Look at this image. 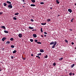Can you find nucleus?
Masks as SVG:
<instances>
[{
  "label": "nucleus",
  "instance_id": "nucleus-25",
  "mask_svg": "<svg viewBox=\"0 0 76 76\" xmlns=\"http://www.w3.org/2000/svg\"><path fill=\"white\" fill-rule=\"evenodd\" d=\"M63 58H61L60 59H59V60H60V61H61L62 60H63Z\"/></svg>",
  "mask_w": 76,
  "mask_h": 76
},
{
  "label": "nucleus",
  "instance_id": "nucleus-1",
  "mask_svg": "<svg viewBox=\"0 0 76 76\" xmlns=\"http://www.w3.org/2000/svg\"><path fill=\"white\" fill-rule=\"evenodd\" d=\"M56 44H57V42H54V44L52 46V48H55V46H56Z\"/></svg>",
  "mask_w": 76,
  "mask_h": 76
},
{
  "label": "nucleus",
  "instance_id": "nucleus-58",
  "mask_svg": "<svg viewBox=\"0 0 76 76\" xmlns=\"http://www.w3.org/2000/svg\"><path fill=\"white\" fill-rule=\"evenodd\" d=\"M52 7H51L50 8V9H52Z\"/></svg>",
  "mask_w": 76,
  "mask_h": 76
},
{
  "label": "nucleus",
  "instance_id": "nucleus-18",
  "mask_svg": "<svg viewBox=\"0 0 76 76\" xmlns=\"http://www.w3.org/2000/svg\"><path fill=\"white\" fill-rule=\"evenodd\" d=\"M31 1L32 3L35 2V0H31Z\"/></svg>",
  "mask_w": 76,
  "mask_h": 76
},
{
  "label": "nucleus",
  "instance_id": "nucleus-10",
  "mask_svg": "<svg viewBox=\"0 0 76 76\" xmlns=\"http://www.w3.org/2000/svg\"><path fill=\"white\" fill-rule=\"evenodd\" d=\"M31 6H32L33 7H35V6H36V5L35 4H31L30 5Z\"/></svg>",
  "mask_w": 76,
  "mask_h": 76
},
{
  "label": "nucleus",
  "instance_id": "nucleus-51",
  "mask_svg": "<svg viewBox=\"0 0 76 76\" xmlns=\"http://www.w3.org/2000/svg\"><path fill=\"white\" fill-rule=\"evenodd\" d=\"M46 35L45 34L44 35V37H46Z\"/></svg>",
  "mask_w": 76,
  "mask_h": 76
},
{
  "label": "nucleus",
  "instance_id": "nucleus-56",
  "mask_svg": "<svg viewBox=\"0 0 76 76\" xmlns=\"http://www.w3.org/2000/svg\"><path fill=\"white\" fill-rule=\"evenodd\" d=\"M23 7H24V8H25V6H23Z\"/></svg>",
  "mask_w": 76,
  "mask_h": 76
},
{
  "label": "nucleus",
  "instance_id": "nucleus-42",
  "mask_svg": "<svg viewBox=\"0 0 76 76\" xmlns=\"http://www.w3.org/2000/svg\"><path fill=\"white\" fill-rule=\"evenodd\" d=\"M23 60H26V58H23Z\"/></svg>",
  "mask_w": 76,
  "mask_h": 76
},
{
  "label": "nucleus",
  "instance_id": "nucleus-7",
  "mask_svg": "<svg viewBox=\"0 0 76 76\" xmlns=\"http://www.w3.org/2000/svg\"><path fill=\"white\" fill-rule=\"evenodd\" d=\"M40 51L41 53H44V50L42 49H40Z\"/></svg>",
  "mask_w": 76,
  "mask_h": 76
},
{
  "label": "nucleus",
  "instance_id": "nucleus-62",
  "mask_svg": "<svg viewBox=\"0 0 76 76\" xmlns=\"http://www.w3.org/2000/svg\"><path fill=\"white\" fill-rule=\"evenodd\" d=\"M75 49H76V47H75Z\"/></svg>",
  "mask_w": 76,
  "mask_h": 76
},
{
  "label": "nucleus",
  "instance_id": "nucleus-28",
  "mask_svg": "<svg viewBox=\"0 0 76 76\" xmlns=\"http://www.w3.org/2000/svg\"><path fill=\"white\" fill-rule=\"evenodd\" d=\"M10 42L9 41H7L6 42V44H10Z\"/></svg>",
  "mask_w": 76,
  "mask_h": 76
},
{
  "label": "nucleus",
  "instance_id": "nucleus-61",
  "mask_svg": "<svg viewBox=\"0 0 76 76\" xmlns=\"http://www.w3.org/2000/svg\"><path fill=\"white\" fill-rule=\"evenodd\" d=\"M75 5L76 6V3L75 4Z\"/></svg>",
  "mask_w": 76,
  "mask_h": 76
},
{
  "label": "nucleus",
  "instance_id": "nucleus-46",
  "mask_svg": "<svg viewBox=\"0 0 76 76\" xmlns=\"http://www.w3.org/2000/svg\"><path fill=\"white\" fill-rule=\"evenodd\" d=\"M31 56H32V57L33 56H34V55H33V54H31Z\"/></svg>",
  "mask_w": 76,
  "mask_h": 76
},
{
  "label": "nucleus",
  "instance_id": "nucleus-52",
  "mask_svg": "<svg viewBox=\"0 0 76 76\" xmlns=\"http://www.w3.org/2000/svg\"><path fill=\"white\" fill-rule=\"evenodd\" d=\"M70 31H72V29H70Z\"/></svg>",
  "mask_w": 76,
  "mask_h": 76
},
{
  "label": "nucleus",
  "instance_id": "nucleus-8",
  "mask_svg": "<svg viewBox=\"0 0 76 76\" xmlns=\"http://www.w3.org/2000/svg\"><path fill=\"white\" fill-rule=\"evenodd\" d=\"M28 28H29V29H34V28L32 27L31 26H29L28 27Z\"/></svg>",
  "mask_w": 76,
  "mask_h": 76
},
{
  "label": "nucleus",
  "instance_id": "nucleus-44",
  "mask_svg": "<svg viewBox=\"0 0 76 76\" xmlns=\"http://www.w3.org/2000/svg\"><path fill=\"white\" fill-rule=\"evenodd\" d=\"M11 58L12 59H13V56H11Z\"/></svg>",
  "mask_w": 76,
  "mask_h": 76
},
{
  "label": "nucleus",
  "instance_id": "nucleus-21",
  "mask_svg": "<svg viewBox=\"0 0 76 76\" xmlns=\"http://www.w3.org/2000/svg\"><path fill=\"white\" fill-rule=\"evenodd\" d=\"M74 66H75V64H74L72 65L71 66V68H73V67Z\"/></svg>",
  "mask_w": 76,
  "mask_h": 76
},
{
  "label": "nucleus",
  "instance_id": "nucleus-49",
  "mask_svg": "<svg viewBox=\"0 0 76 76\" xmlns=\"http://www.w3.org/2000/svg\"><path fill=\"white\" fill-rule=\"evenodd\" d=\"M72 75H75V74L74 73H72Z\"/></svg>",
  "mask_w": 76,
  "mask_h": 76
},
{
  "label": "nucleus",
  "instance_id": "nucleus-34",
  "mask_svg": "<svg viewBox=\"0 0 76 76\" xmlns=\"http://www.w3.org/2000/svg\"><path fill=\"white\" fill-rule=\"evenodd\" d=\"M45 58H46L48 57V56L47 55H46V56H45Z\"/></svg>",
  "mask_w": 76,
  "mask_h": 76
},
{
  "label": "nucleus",
  "instance_id": "nucleus-39",
  "mask_svg": "<svg viewBox=\"0 0 76 76\" xmlns=\"http://www.w3.org/2000/svg\"><path fill=\"white\" fill-rule=\"evenodd\" d=\"M31 21V22H34V20L33 19H31L30 20Z\"/></svg>",
  "mask_w": 76,
  "mask_h": 76
},
{
  "label": "nucleus",
  "instance_id": "nucleus-32",
  "mask_svg": "<svg viewBox=\"0 0 76 76\" xmlns=\"http://www.w3.org/2000/svg\"><path fill=\"white\" fill-rule=\"evenodd\" d=\"M41 53H38L37 54V56H41Z\"/></svg>",
  "mask_w": 76,
  "mask_h": 76
},
{
  "label": "nucleus",
  "instance_id": "nucleus-3",
  "mask_svg": "<svg viewBox=\"0 0 76 76\" xmlns=\"http://www.w3.org/2000/svg\"><path fill=\"white\" fill-rule=\"evenodd\" d=\"M6 39H7V38L4 37L2 39V41H4V40Z\"/></svg>",
  "mask_w": 76,
  "mask_h": 76
},
{
  "label": "nucleus",
  "instance_id": "nucleus-16",
  "mask_svg": "<svg viewBox=\"0 0 76 76\" xmlns=\"http://www.w3.org/2000/svg\"><path fill=\"white\" fill-rule=\"evenodd\" d=\"M16 53V50H14V51H13L12 53L13 54H15V53Z\"/></svg>",
  "mask_w": 76,
  "mask_h": 76
},
{
  "label": "nucleus",
  "instance_id": "nucleus-5",
  "mask_svg": "<svg viewBox=\"0 0 76 76\" xmlns=\"http://www.w3.org/2000/svg\"><path fill=\"white\" fill-rule=\"evenodd\" d=\"M33 36L34 38H36L37 36V34H34L33 35Z\"/></svg>",
  "mask_w": 76,
  "mask_h": 76
},
{
  "label": "nucleus",
  "instance_id": "nucleus-22",
  "mask_svg": "<svg viewBox=\"0 0 76 76\" xmlns=\"http://www.w3.org/2000/svg\"><path fill=\"white\" fill-rule=\"evenodd\" d=\"M74 20V18H72V19L71 20V22H73V20Z\"/></svg>",
  "mask_w": 76,
  "mask_h": 76
},
{
  "label": "nucleus",
  "instance_id": "nucleus-26",
  "mask_svg": "<svg viewBox=\"0 0 76 76\" xmlns=\"http://www.w3.org/2000/svg\"><path fill=\"white\" fill-rule=\"evenodd\" d=\"M41 31V32H43V31H42V28H41V30H40Z\"/></svg>",
  "mask_w": 76,
  "mask_h": 76
},
{
  "label": "nucleus",
  "instance_id": "nucleus-27",
  "mask_svg": "<svg viewBox=\"0 0 76 76\" xmlns=\"http://www.w3.org/2000/svg\"><path fill=\"white\" fill-rule=\"evenodd\" d=\"M13 38H11L10 39V41H13Z\"/></svg>",
  "mask_w": 76,
  "mask_h": 76
},
{
  "label": "nucleus",
  "instance_id": "nucleus-9",
  "mask_svg": "<svg viewBox=\"0 0 76 76\" xmlns=\"http://www.w3.org/2000/svg\"><path fill=\"white\" fill-rule=\"evenodd\" d=\"M1 28H3V29H6V27H5V26H1Z\"/></svg>",
  "mask_w": 76,
  "mask_h": 76
},
{
  "label": "nucleus",
  "instance_id": "nucleus-19",
  "mask_svg": "<svg viewBox=\"0 0 76 76\" xmlns=\"http://www.w3.org/2000/svg\"><path fill=\"white\" fill-rule=\"evenodd\" d=\"M47 22H50L51 21V19H49L48 20H47Z\"/></svg>",
  "mask_w": 76,
  "mask_h": 76
},
{
  "label": "nucleus",
  "instance_id": "nucleus-6",
  "mask_svg": "<svg viewBox=\"0 0 76 76\" xmlns=\"http://www.w3.org/2000/svg\"><path fill=\"white\" fill-rule=\"evenodd\" d=\"M68 11L70 12V13H72V10H71V9H68Z\"/></svg>",
  "mask_w": 76,
  "mask_h": 76
},
{
  "label": "nucleus",
  "instance_id": "nucleus-59",
  "mask_svg": "<svg viewBox=\"0 0 76 76\" xmlns=\"http://www.w3.org/2000/svg\"><path fill=\"white\" fill-rule=\"evenodd\" d=\"M34 31H36L37 30L36 29H34Z\"/></svg>",
  "mask_w": 76,
  "mask_h": 76
},
{
  "label": "nucleus",
  "instance_id": "nucleus-33",
  "mask_svg": "<svg viewBox=\"0 0 76 76\" xmlns=\"http://www.w3.org/2000/svg\"><path fill=\"white\" fill-rule=\"evenodd\" d=\"M56 3H57V4H59V3H60V2L58 1H56Z\"/></svg>",
  "mask_w": 76,
  "mask_h": 76
},
{
  "label": "nucleus",
  "instance_id": "nucleus-57",
  "mask_svg": "<svg viewBox=\"0 0 76 76\" xmlns=\"http://www.w3.org/2000/svg\"><path fill=\"white\" fill-rule=\"evenodd\" d=\"M26 4V3H24V4Z\"/></svg>",
  "mask_w": 76,
  "mask_h": 76
},
{
  "label": "nucleus",
  "instance_id": "nucleus-35",
  "mask_svg": "<svg viewBox=\"0 0 76 76\" xmlns=\"http://www.w3.org/2000/svg\"><path fill=\"white\" fill-rule=\"evenodd\" d=\"M41 4H44V3L43 2H42L40 3Z\"/></svg>",
  "mask_w": 76,
  "mask_h": 76
},
{
  "label": "nucleus",
  "instance_id": "nucleus-48",
  "mask_svg": "<svg viewBox=\"0 0 76 76\" xmlns=\"http://www.w3.org/2000/svg\"><path fill=\"white\" fill-rule=\"evenodd\" d=\"M23 2H25V0H23Z\"/></svg>",
  "mask_w": 76,
  "mask_h": 76
},
{
  "label": "nucleus",
  "instance_id": "nucleus-12",
  "mask_svg": "<svg viewBox=\"0 0 76 76\" xmlns=\"http://www.w3.org/2000/svg\"><path fill=\"white\" fill-rule=\"evenodd\" d=\"M4 32L5 33H6L7 34H8V33H9V32H8V31L5 30H4Z\"/></svg>",
  "mask_w": 76,
  "mask_h": 76
},
{
  "label": "nucleus",
  "instance_id": "nucleus-2",
  "mask_svg": "<svg viewBox=\"0 0 76 76\" xmlns=\"http://www.w3.org/2000/svg\"><path fill=\"white\" fill-rule=\"evenodd\" d=\"M7 7H9V8H10V9H12L13 7L12 6V4H9Z\"/></svg>",
  "mask_w": 76,
  "mask_h": 76
},
{
  "label": "nucleus",
  "instance_id": "nucleus-47",
  "mask_svg": "<svg viewBox=\"0 0 76 76\" xmlns=\"http://www.w3.org/2000/svg\"><path fill=\"white\" fill-rule=\"evenodd\" d=\"M41 36L42 37V38H43V37H44V36H43V35H41Z\"/></svg>",
  "mask_w": 76,
  "mask_h": 76
},
{
  "label": "nucleus",
  "instance_id": "nucleus-4",
  "mask_svg": "<svg viewBox=\"0 0 76 76\" xmlns=\"http://www.w3.org/2000/svg\"><path fill=\"white\" fill-rule=\"evenodd\" d=\"M18 36L19 38H22V34H18Z\"/></svg>",
  "mask_w": 76,
  "mask_h": 76
},
{
  "label": "nucleus",
  "instance_id": "nucleus-45",
  "mask_svg": "<svg viewBox=\"0 0 76 76\" xmlns=\"http://www.w3.org/2000/svg\"><path fill=\"white\" fill-rule=\"evenodd\" d=\"M44 34H47V33L46 32H45Z\"/></svg>",
  "mask_w": 76,
  "mask_h": 76
},
{
  "label": "nucleus",
  "instance_id": "nucleus-36",
  "mask_svg": "<svg viewBox=\"0 0 76 76\" xmlns=\"http://www.w3.org/2000/svg\"><path fill=\"white\" fill-rule=\"evenodd\" d=\"M69 75L70 76H72V72H70L69 74Z\"/></svg>",
  "mask_w": 76,
  "mask_h": 76
},
{
  "label": "nucleus",
  "instance_id": "nucleus-37",
  "mask_svg": "<svg viewBox=\"0 0 76 76\" xmlns=\"http://www.w3.org/2000/svg\"><path fill=\"white\" fill-rule=\"evenodd\" d=\"M34 41L36 42H37V41H38V40L35 39V40Z\"/></svg>",
  "mask_w": 76,
  "mask_h": 76
},
{
  "label": "nucleus",
  "instance_id": "nucleus-63",
  "mask_svg": "<svg viewBox=\"0 0 76 76\" xmlns=\"http://www.w3.org/2000/svg\"><path fill=\"white\" fill-rule=\"evenodd\" d=\"M43 0L45 1V0Z\"/></svg>",
  "mask_w": 76,
  "mask_h": 76
},
{
  "label": "nucleus",
  "instance_id": "nucleus-11",
  "mask_svg": "<svg viewBox=\"0 0 76 76\" xmlns=\"http://www.w3.org/2000/svg\"><path fill=\"white\" fill-rule=\"evenodd\" d=\"M46 24H47V23H41V24L42 25H46Z\"/></svg>",
  "mask_w": 76,
  "mask_h": 76
},
{
  "label": "nucleus",
  "instance_id": "nucleus-60",
  "mask_svg": "<svg viewBox=\"0 0 76 76\" xmlns=\"http://www.w3.org/2000/svg\"><path fill=\"white\" fill-rule=\"evenodd\" d=\"M4 48H3L2 49V50H4Z\"/></svg>",
  "mask_w": 76,
  "mask_h": 76
},
{
  "label": "nucleus",
  "instance_id": "nucleus-29",
  "mask_svg": "<svg viewBox=\"0 0 76 76\" xmlns=\"http://www.w3.org/2000/svg\"><path fill=\"white\" fill-rule=\"evenodd\" d=\"M13 19H14V20H16L17 19V18H16L15 17H14Z\"/></svg>",
  "mask_w": 76,
  "mask_h": 76
},
{
  "label": "nucleus",
  "instance_id": "nucleus-13",
  "mask_svg": "<svg viewBox=\"0 0 76 76\" xmlns=\"http://www.w3.org/2000/svg\"><path fill=\"white\" fill-rule=\"evenodd\" d=\"M19 14V13L18 12H17V13H15L14 15L15 16H16V15H18Z\"/></svg>",
  "mask_w": 76,
  "mask_h": 76
},
{
  "label": "nucleus",
  "instance_id": "nucleus-24",
  "mask_svg": "<svg viewBox=\"0 0 76 76\" xmlns=\"http://www.w3.org/2000/svg\"><path fill=\"white\" fill-rule=\"evenodd\" d=\"M30 41L31 42H33L34 41V40L32 39H30Z\"/></svg>",
  "mask_w": 76,
  "mask_h": 76
},
{
  "label": "nucleus",
  "instance_id": "nucleus-30",
  "mask_svg": "<svg viewBox=\"0 0 76 76\" xmlns=\"http://www.w3.org/2000/svg\"><path fill=\"white\" fill-rule=\"evenodd\" d=\"M53 66H56V63H54L53 64Z\"/></svg>",
  "mask_w": 76,
  "mask_h": 76
},
{
  "label": "nucleus",
  "instance_id": "nucleus-23",
  "mask_svg": "<svg viewBox=\"0 0 76 76\" xmlns=\"http://www.w3.org/2000/svg\"><path fill=\"white\" fill-rule=\"evenodd\" d=\"M37 43L38 44H41V43L40 42H37Z\"/></svg>",
  "mask_w": 76,
  "mask_h": 76
},
{
  "label": "nucleus",
  "instance_id": "nucleus-31",
  "mask_svg": "<svg viewBox=\"0 0 76 76\" xmlns=\"http://www.w3.org/2000/svg\"><path fill=\"white\" fill-rule=\"evenodd\" d=\"M65 42H68V41H67V40L65 39L64 40Z\"/></svg>",
  "mask_w": 76,
  "mask_h": 76
},
{
  "label": "nucleus",
  "instance_id": "nucleus-15",
  "mask_svg": "<svg viewBox=\"0 0 76 76\" xmlns=\"http://www.w3.org/2000/svg\"><path fill=\"white\" fill-rule=\"evenodd\" d=\"M7 3H8V4H11V2L9 1H7Z\"/></svg>",
  "mask_w": 76,
  "mask_h": 76
},
{
  "label": "nucleus",
  "instance_id": "nucleus-55",
  "mask_svg": "<svg viewBox=\"0 0 76 76\" xmlns=\"http://www.w3.org/2000/svg\"><path fill=\"white\" fill-rule=\"evenodd\" d=\"M59 1V0H56V1Z\"/></svg>",
  "mask_w": 76,
  "mask_h": 76
},
{
  "label": "nucleus",
  "instance_id": "nucleus-53",
  "mask_svg": "<svg viewBox=\"0 0 76 76\" xmlns=\"http://www.w3.org/2000/svg\"><path fill=\"white\" fill-rule=\"evenodd\" d=\"M22 58L23 60V56L22 57Z\"/></svg>",
  "mask_w": 76,
  "mask_h": 76
},
{
  "label": "nucleus",
  "instance_id": "nucleus-40",
  "mask_svg": "<svg viewBox=\"0 0 76 76\" xmlns=\"http://www.w3.org/2000/svg\"><path fill=\"white\" fill-rule=\"evenodd\" d=\"M71 44H72V45H74V42H72Z\"/></svg>",
  "mask_w": 76,
  "mask_h": 76
},
{
  "label": "nucleus",
  "instance_id": "nucleus-20",
  "mask_svg": "<svg viewBox=\"0 0 76 76\" xmlns=\"http://www.w3.org/2000/svg\"><path fill=\"white\" fill-rule=\"evenodd\" d=\"M11 48H15V46H14L13 45H11Z\"/></svg>",
  "mask_w": 76,
  "mask_h": 76
},
{
  "label": "nucleus",
  "instance_id": "nucleus-17",
  "mask_svg": "<svg viewBox=\"0 0 76 76\" xmlns=\"http://www.w3.org/2000/svg\"><path fill=\"white\" fill-rule=\"evenodd\" d=\"M3 4L4 6H7V4L6 3H4Z\"/></svg>",
  "mask_w": 76,
  "mask_h": 76
},
{
  "label": "nucleus",
  "instance_id": "nucleus-14",
  "mask_svg": "<svg viewBox=\"0 0 76 76\" xmlns=\"http://www.w3.org/2000/svg\"><path fill=\"white\" fill-rule=\"evenodd\" d=\"M54 44V42H51L50 43V45H52V44Z\"/></svg>",
  "mask_w": 76,
  "mask_h": 76
},
{
  "label": "nucleus",
  "instance_id": "nucleus-50",
  "mask_svg": "<svg viewBox=\"0 0 76 76\" xmlns=\"http://www.w3.org/2000/svg\"><path fill=\"white\" fill-rule=\"evenodd\" d=\"M60 16V15H58V16Z\"/></svg>",
  "mask_w": 76,
  "mask_h": 76
},
{
  "label": "nucleus",
  "instance_id": "nucleus-54",
  "mask_svg": "<svg viewBox=\"0 0 76 76\" xmlns=\"http://www.w3.org/2000/svg\"><path fill=\"white\" fill-rule=\"evenodd\" d=\"M32 31H34V29H33L32 30Z\"/></svg>",
  "mask_w": 76,
  "mask_h": 76
},
{
  "label": "nucleus",
  "instance_id": "nucleus-41",
  "mask_svg": "<svg viewBox=\"0 0 76 76\" xmlns=\"http://www.w3.org/2000/svg\"><path fill=\"white\" fill-rule=\"evenodd\" d=\"M1 69V67H0V69ZM3 70V69H0V72H1V70Z\"/></svg>",
  "mask_w": 76,
  "mask_h": 76
},
{
  "label": "nucleus",
  "instance_id": "nucleus-38",
  "mask_svg": "<svg viewBox=\"0 0 76 76\" xmlns=\"http://www.w3.org/2000/svg\"><path fill=\"white\" fill-rule=\"evenodd\" d=\"M36 57H38L39 59L40 58V57L38 56H36Z\"/></svg>",
  "mask_w": 76,
  "mask_h": 76
},
{
  "label": "nucleus",
  "instance_id": "nucleus-43",
  "mask_svg": "<svg viewBox=\"0 0 76 76\" xmlns=\"http://www.w3.org/2000/svg\"><path fill=\"white\" fill-rule=\"evenodd\" d=\"M3 12H0V15H2V14H3Z\"/></svg>",
  "mask_w": 76,
  "mask_h": 76
}]
</instances>
